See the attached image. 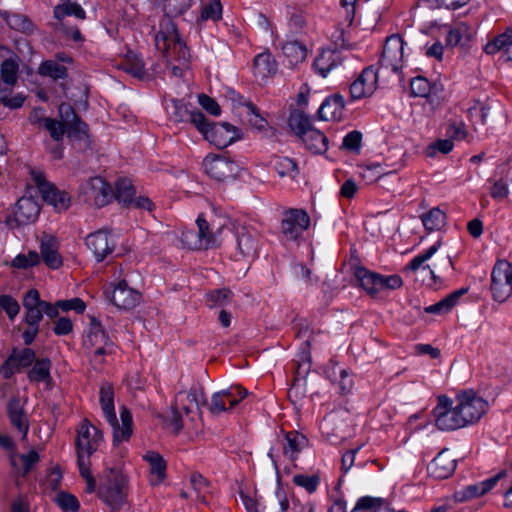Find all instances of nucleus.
Returning <instances> with one entry per match:
<instances>
[{
    "mask_svg": "<svg viewBox=\"0 0 512 512\" xmlns=\"http://www.w3.org/2000/svg\"><path fill=\"white\" fill-rule=\"evenodd\" d=\"M31 178L37 186L43 200L49 205H52L55 210L62 212L69 208L71 199L68 193L57 189L53 184L48 182L43 172L31 170Z\"/></svg>",
    "mask_w": 512,
    "mask_h": 512,
    "instance_id": "f8f14e48",
    "label": "nucleus"
},
{
    "mask_svg": "<svg viewBox=\"0 0 512 512\" xmlns=\"http://www.w3.org/2000/svg\"><path fill=\"white\" fill-rule=\"evenodd\" d=\"M362 134L359 131H351L344 138L342 147L349 150L358 152L361 147Z\"/></svg>",
    "mask_w": 512,
    "mask_h": 512,
    "instance_id": "e2e57ef3",
    "label": "nucleus"
},
{
    "mask_svg": "<svg viewBox=\"0 0 512 512\" xmlns=\"http://www.w3.org/2000/svg\"><path fill=\"white\" fill-rule=\"evenodd\" d=\"M40 250L42 259L48 267L57 269L62 265V258L58 253V244L55 238L48 235L43 236Z\"/></svg>",
    "mask_w": 512,
    "mask_h": 512,
    "instance_id": "473e14b6",
    "label": "nucleus"
},
{
    "mask_svg": "<svg viewBox=\"0 0 512 512\" xmlns=\"http://www.w3.org/2000/svg\"><path fill=\"white\" fill-rule=\"evenodd\" d=\"M404 41L399 35H392L386 39L380 58L382 68L398 72L403 66Z\"/></svg>",
    "mask_w": 512,
    "mask_h": 512,
    "instance_id": "aec40b11",
    "label": "nucleus"
},
{
    "mask_svg": "<svg viewBox=\"0 0 512 512\" xmlns=\"http://www.w3.org/2000/svg\"><path fill=\"white\" fill-rule=\"evenodd\" d=\"M192 124L216 147L223 149L239 138L237 129L229 123L210 124L204 114H194Z\"/></svg>",
    "mask_w": 512,
    "mask_h": 512,
    "instance_id": "423d86ee",
    "label": "nucleus"
},
{
    "mask_svg": "<svg viewBox=\"0 0 512 512\" xmlns=\"http://www.w3.org/2000/svg\"><path fill=\"white\" fill-rule=\"evenodd\" d=\"M8 415L10 418L11 424L17 428L19 433L22 434V437L25 438L28 429H29V423L27 416L24 412L23 406L19 399H11L8 403Z\"/></svg>",
    "mask_w": 512,
    "mask_h": 512,
    "instance_id": "72a5a7b5",
    "label": "nucleus"
},
{
    "mask_svg": "<svg viewBox=\"0 0 512 512\" xmlns=\"http://www.w3.org/2000/svg\"><path fill=\"white\" fill-rule=\"evenodd\" d=\"M39 74L52 78L53 80L64 79L67 76V69L65 66L49 60L43 62L38 69Z\"/></svg>",
    "mask_w": 512,
    "mask_h": 512,
    "instance_id": "de8ad7c7",
    "label": "nucleus"
},
{
    "mask_svg": "<svg viewBox=\"0 0 512 512\" xmlns=\"http://www.w3.org/2000/svg\"><path fill=\"white\" fill-rule=\"evenodd\" d=\"M144 460L149 464L150 483L152 485L161 484L166 477V461L155 451H148L144 455Z\"/></svg>",
    "mask_w": 512,
    "mask_h": 512,
    "instance_id": "7c9ffc66",
    "label": "nucleus"
},
{
    "mask_svg": "<svg viewBox=\"0 0 512 512\" xmlns=\"http://www.w3.org/2000/svg\"><path fill=\"white\" fill-rule=\"evenodd\" d=\"M85 201L97 207L107 205L113 198L110 185L101 177H92L81 185Z\"/></svg>",
    "mask_w": 512,
    "mask_h": 512,
    "instance_id": "dca6fc26",
    "label": "nucleus"
},
{
    "mask_svg": "<svg viewBox=\"0 0 512 512\" xmlns=\"http://www.w3.org/2000/svg\"><path fill=\"white\" fill-rule=\"evenodd\" d=\"M343 57L337 49H324L314 60L313 66L318 74L327 77L330 72L340 67Z\"/></svg>",
    "mask_w": 512,
    "mask_h": 512,
    "instance_id": "c85d7f7f",
    "label": "nucleus"
},
{
    "mask_svg": "<svg viewBox=\"0 0 512 512\" xmlns=\"http://www.w3.org/2000/svg\"><path fill=\"white\" fill-rule=\"evenodd\" d=\"M411 92L414 96L426 97L430 91L429 82L423 77H416L410 83Z\"/></svg>",
    "mask_w": 512,
    "mask_h": 512,
    "instance_id": "0e129e2a",
    "label": "nucleus"
},
{
    "mask_svg": "<svg viewBox=\"0 0 512 512\" xmlns=\"http://www.w3.org/2000/svg\"><path fill=\"white\" fill-rule=\"evenodd\" d=\"M40 213V205L32 197H21L15 204L12 216L7 219L11 227L28 225L35 222Z\"/></svg>",
    "mask_w": 512,
    "mask_h": 512,
    "instance_id": "6ab92c4d",
    "label": "nucleus"
},
{
    "mask_svg": "<svg viewBox=\"0 0 512 512\" xmlns=\"http://www.w3.org/2000/svg\"><path fill=\"white\" fill-rule=\"evenodd\" d=\"M468 288H460L453 291L439 302L427 306L424 311L428 314L444 315L452 310V308L458 303L459 299L466 294Z\"/></svg>",
    "mask_w": 512,
    "mask_h": 512,
    "instance_id": "c9c22d12",
    "label": "nucleus"
},
{
    "mask_svg": "<svg viewBox=\"0 0 512 512\" xmlns=\"http://www.w3.org/2000/svg\"><path fill=\"white\" fill-rule=\"evenodd\" d=\"M86 245L93 253L97 262L103 261L114 250V243L111 237L103 230L89 234L86 237Z\"/></svg>",
    "mask_w": 512,
    "mask_h": 512,
    "instance_id": "a878e982",
    "label": "nucleus"
},
{
    "mask_svg": "<svg viewBox=\"0 0 512 512\" xmlns=\"http://www.w3.org/2000/svg\"><path fill=\"white\" fill-rule=\"evenodd\" d=\"M455 398L466 427L479 422L489 409L488 401L473 390L462 391Z\"/></svg>",
    "mask_w": 512,
    "mask_h": 512,
    "instance_id": "9d476101",
    "label": "nucleus"
},
{
    "mask_svg": "<svg viewBox=\"0 0 512 512\" xmlns=\"http://www.w3.org/2000/svg\"><path fill=\"white\" fill-rule=\"evenodd\" d=\"M365 509L371 512H393L380 498L362 497L357 501L354 510Z\"/></svg>",
    "mask_w": 512,
    "mask_h": 512,
    "instance_id": "8fccbe9b",
    "label": "nucleus"
},
{
    "mask_svg": "<svg viewBox=\"0 0 512 512\" xmlns=\"http://www.w3.org/2000/svg\"><path fill=\"white\" fill-rule=\"evenodd\" d=\"M10 94L11 91L2 85L0 81V103L11 109L20 108L25 101V97L21 93H17L13 96Z\"/></svg>",
    "mask_w": 512,
    "mask_h": 512,
    "instance_id": "603ef678",
    "label": "nucleus"
},
{
    "mask_svg": "<svg viewBox=\"0 0 512 512\" xmlns=\"http://www.w3.org/2000/svg\"><path fill=\"white\" fill-rule=\"evenodd\" d=\"M378 74L372 67L363 69L361 74L350 86L353 99H361L371 96L377 88Z\"/></svg>",
    "mask_w": 512,
    "mask_h": 512,
    "instance_id": "5701e85b",
    "label": "nucleus"
},
{
    "mask_svg": "<svg viewBox=\"0 0 512 512\" xmlns=\"http://www.w3.org/2000/svg\"><path fill=\"white\" fill-rule=\"evenodd\" d=\"M100 404L106 420L113 428V443L128 441L132 435V415L126 407L120 408V423L114 408V392L111 385L104 383L100 388Z\"/></svg>",
    "mask_w": 512,
    "mask_h": 512,
    "instance_id": "20e7f679",
    "label": "nucleus"
},
{
    "mask_svg": "<svg viewBox=\"0 0 512 512\" xmlns=\"http://www.w3.org/2000/svg\"><path fill=\"white\" fill-rule=\"evenodd\" d=\"M301 140L306 148L314 154H322L328 149L327 137L315 127L308 130Z\"/></svg>",
    "mask_w": 512,
    "mask_h": 512,
    "instance_id": "e433bc0d",
    "label": "nucleus"
},
{
    "mask_svg": "<svg viewBox=\"0 0 512 512\" xmlns=\"http://www.w3.org/2000/svg\"><path fill=\"white\" fill-rule=\"evenodd\" d=\"M56 502L65 511L76 512L79 509L77 498L69 493L61 492L57 494Z\"/></svg>",
    "mask_w": 512,
    "mask_h": 512,
    "instance_id": "052dcab7",
    "label": "nucleus"
},
{
    "mask_svg": "<svg viewBox=\"0 0 512 512\" xmlns=\"http://www.w3.org/2000/svg\"><path fill=\"white\" fill-rule=\"evenodd\" d=\"M290 128L302 139L305 133L313 129L310 118L302 111H293L288 120Z\"/></svg>",
    "mask_w": 512,
    "mask_h": 512,
    "instance_id": "79ce46f5",
    "label": "nucleus"
},
{
    "mask_svg": "<svg viewBox=\"0 0 512 512\" xmlns=\"http://www.w3.org/2000/svg\"><path fill=\"white\" fill-rule=\"evenodd\" d=\"M39 255L35 251H30L27 255L19 254L12 262V265L19 269H26L39 263Z\"/></svg>",
    "mask_w": 512,
    "mask_h": 512,
    "instance_id": "13d9d810",
    "label": "nucleus"
},
{
    "mask_svg": "<svg viewBox=\"0 0 512 512\" xmlns=\"http://www.w3.org/2000/svg\"><path fill=\"white\" fill-rule=\"evenodd\" d=\"M233 297L231 290L227 288L214 290L207 294V303L209 307H223L228 305Z\"/></svg>",
    "mask_w": 512,
    "mask_h": 512,
    "instance_id": "3c124183",
    "label": "nucleus"
},
{
    "mask_svg": "<svg viewBox=\"0 0 512 512\" xmlns=\"http://www.w3.org/2000/svg\"><path fill=\"white\" fill-rule=\"evenodd\" d=\"M433 416L436 427L441 431H454L466 427L456 398L453 400L446 395H440L433 409Z\"/></svg>",
    "mask_w": 512,
    "mask_h": 512,
    "instance_id": "6e6552de",
    "label": "nucleus"
},
{
    "mask_svg": "<svg viewBox=\"0 0 512 512\" xmlns=\"http://www.w3.org/2000/svg\"><path fill=\"white\" fill-rule=\"evenodd\" d=\"M308 445V439L297 431H291L285 434L283 443V454L294 461L297 455Z\"/></svg>",
    "mask_w": 512,
    "mask_h": 512,
    "instance_id": "f704fd0d",
    "label": "nucleus"
},
{
    "mask_svg": "<svg viewBox=\"0 0 512 512\" xmlns=\"http://www.w3.org/2000/svg\"><path fill=\"white\" fill-rule=\"evenodd\" d=\"M509 40V35L507 31L503 34L497 36L493 41L486 44L484 50L487 54H495L500 50H504L506 52V43Z\"/></svg>",
    "mask_w": 512,
    "mask_h": 512,
    "instance_id": "69168bd1",
    "label": "nucleus"
},
{
    "mask_svg": "<svg viewBox=\"0 0 512 512\" xmlns=\"http://www.w3.org/2000/svg\"><path fill=\"white\" fill-rule=\"evenodd\" d=\"M59 120L51 117H39L35 110L30 117L34 125L44 128L52 141H63L64 135L73 142L89 145L87 125L81 121L79 116L70 104L62 103L59 106Z\"/></svg>",
    "mask_w": 512,
    "mask_h": 512,
    "instance_id": "f257e3e1",
    "label": "nucleus"
},
{
    "mask_svg": "<svg viewBox=\"0 0 512 512\" xmlns=\"http://www.w3.org/2000/svg\"><path fill=\"white\" fill-rule=\"evenodd\" d=\"M40 457L39 454L31 450L27 454L21 455L20 460L22 464V474L26 475L33 467L35 463L39 461Z\"/></svg>",
    "mask_w": 512,
    "mask_h": 512,
    "instance_id": "774afa93",
    "label": "nucleus"
},
{
    "mask_svg": "<svg viewBox=\"0 0 512 512\" xmlns=\"http://www.w3.org/2000/svg\"><path fill=\"white\" fill-rule=\"evenodd\" d=\"M106 295L113 305L123 310L133 309L141 300V294L129 287L125 280L119 281L110 292L106 291Z\"/></svg>",
    "mask_w": 512,
    "mask_h": 512,
    "instance_id": "412c9836",
    "label": "nucleus"
},
{
    "mask_svg": "<svg viewBox=\"0 0 512 512\" xmlns=\"http://www.w3.org/2000/svg\"><path fill=\"white\" fill-rule=\"evenodd\" d=\"M83 344L91 360L95 363H102V356L111 353L113 347L112 341L103 330L101 323L95 317H91Z\"/></svg>",
    "mask_w": 512,
    "mask_h": 512,
    "instance_id": "1a4fd4ad",
    "label": "nucleus"
},
{
    "mask_svg": "<svg viewBox=\"0 0 512 512\" xmlns=\"http://www.w3.org/2000/svg\"><path fill=\"white\" fill-rule=\"evenodd\" d=\"M344 109V99L341 95H333L324 100L318 109L321 120L330 121L340 119Z\"/></svg>",
    "mask_w": 512,
    "mask_h": 512,
    "instance_id": "2f4dec72",
    "label": "nucleus"
},
{
    "mask_svg": "<svg viewBox=\"0 0 512 512\" xmlns=\"http://www.w3.org/2000/svg\"><path fill=\"white\" fill-rule=\"evenodd\" d=\"M222 6L219 0H210L205 4L201 11V18L203 20L211 19L213 21L218 20L221 17Z\"/></svg>",
    "mask_w": 512,
    "mask_h": 512,
    "instance_id": "6e6d98bb",
    "label": "nucleus"
},
{
    "mask_svg": "<svg viewBox=\"0 0 512 512\" xmlns=\"http://www.w3.org/2000/svg\"><path fill=\"white\" fill-rule=\"evenodd\" d=\"M0 307L5 310L10 318H14L20 311L18 302L8 295L0 297Z\"/></svg>",
    "mask_w": 512,
    "mask_h": 512,
    "instance_id": "338daca9",
    "label": "nucleus"
},
{
    "mask_svg": "<svg viewBox=\"0 0 512 512\" xmlns=\"http://www.w3.org/2000/svg\"><path fill=\"white\" fill-rule=\"evenodd\" d=\"M196 225L197 231L189 230L182 233V241L188 248L208 250L221 244V228L212 230L202 215L197 217Z\"/></svg>",
    "mask_w": 512,
    "mask_h": 512,
    "instance_id": "0eeeda50",
    "label": "nucleus"
},
{
    "mask_svg": "<svg viewBox=\"0 0 512 512\" xmlns=\"http://www.w3.org/2000/svg\"><path fill=\"white\" fill-rule=\"evenodd\" d=\"M282 51L291 66L302 63L307 55V47L298 41H287L282 46Z\"/></svg>",
    "mask_w": 512,
    "mask_h": 512,
    "instance_id": "58836bf2",
    "label": "nucleus"
},
{
    "mask_svg": "<svg viewBox=\"0 0 512 512\" xmlns=\"http://www.w3.org/2000/svg\"><path fill=\"white\" fill-rule=\"evenodd\" d=\"M11 358L17 365V368H25L35 361V353L32 349L25 348L18 353L14 352Z\"/></svg>",
    "mask_w": 512,
    "mask_h": 512,
    "instance_id": "bf43d9fd",
    "label": "nucleus"
},
{
    "mask_svg": "<svg viewBox=\"0 0 512 512\" xmlns=\"http://www.w3.org/2000/svg\"><path fill=\"white\" fill-rule=\"evenodd\" d=\"M327 375L333 382L338 384L342 394H348L352 391L354 381L348 370L333 365L328 368Z\"/></svg>",
    "mask_w": 512,
    "mask_h": 512,
    "instance_id": "ea45409f",
    "label": "nucleus"
},
{
    "mask_svg": "<svg viewBox=\"0 0 512 512\" xmlns=\"http://www.w3.org/2000/svg\"><path fill=\"white\" fill-rule=\"evenodd\" d=\"M247 395V390L239 385L216 392L211 397L209 410L214 415L232 410Z\"/></svg>",
    "mask_w": 512,
    "mask_h": 512,
    "instance_id": "f3484780",
    "label": "nucleus"
},
{
    "mask_svg": "<svg viewBox=\"0 0 512 512\" xmlns=\"http://www.w3.org/2000/svg\"><path fill=\"white\" fill-rule=\"evenodd\" d=\"M205 172L217 181H227L237 176L240 166L225 156L208 155L203 160Z\"/></svg>",
    "mask_w": 512,
    "mask_h": 512,
    "instance_id": "4468645a",
    "label": "nucleus"
},
{
    "mask_svg": "<svg viewBox=\"0 0 512 512\" xmlns=\"http://www.w3.org/2000/svg\"><path fill=\"white\" fill-rule=\"evenodd\" d=\"M51 363L48 359H41L35 362L33 368L28 372V378L32 382H42L50 377Z\"/></svg>",
    "mask_w": 512,
    "mask_h": 512,
    "instance_id": "09e8293b",
    "label": "nucleus"
},
{
    "mask_svg": "<svg viewBox=\"0 0 512 512\" xmlns=\"http://www.w3.org/2000/svg\"><path fill=\"white\" fill-rule=\"evenodd\" d=\"M67 16H74L79 20H84L86 17L85 11L79 4L71 3L70 1L57 5L54 8V17L57 20L56 28L58 30L64 31L75 41L81 40V33L79 29L68 27L65 20Z\"/></svg>",
    "mask_w": 512,
    "mask_h": 512,
    "instance_id": "a211bd4d",
    "label": "nucleus"
},
{
    "mask_svg": "<svg viewBox=\"0 0 512 512\" xmlns=\"http://www.w3.org/2000/svg\"><path fill=\"white\" fill-rule=\"evenodd\" d=\"M456 459L447 448L441 450L428 466V473L435 479H446L456 469Z\"/></svg>",
    "mask_w": 512,
    "mask_h": 512,
    "instance_id": "393cba45",
    "label": "nucleus"
},
{
    "mask_svg": "<svg viewBox=\"0 0 512 512\" xmlns=\"http://www.w3.org/2000/svg\"><path fill=\"white\" fill-rule=\"evenodd\" d=\"M277 66L273 56L268 53H260L254 59L255 74L264 78L276 72Z\"/></svg>",
    "mask_w": 512,
    "mask_h": 512,
    "instance_id": "a19ab883",
    "label": "nucleus"
},
{
    "mask_svg": "<svg viewBox=\"0 0 512 512\" xmlns=\"http://www.w3.org/2000/svg\"><path fill=\"white\" fill-rule=\"evenodd\" d=\"M126 476L118 470L111 469L108 481L99 490L100 497L112 508H118L126 497Z\"/></svg>",
    "mask_w": 512,
    "mask_h": 512,
    "instance_id": "ddd939ff",
    "label": "nucleus"
},
{
    "mask_svg": "<svg viewBox=\"0 0 512 512\" xmlns=\"http://www.w3.org/2000/svg\"><path fill=\"white\" fill-rule=\"evenodd\" d=\"M102 442V432L85 419L77 430L76 451L79 472L86 481L85 490L89 493L94 492L96 488L95 479L90 472V457Z\"/></svg>",
    "mask_w": 512,
    "mask_h": 512,
    "instance_id": "f03ea898",
    "label": "nucleus"
},
{
    "mask_svg": "<svg viewBox=\"0 0 512 512\" xmlns=\"http://www.w3.org/2000/svg\"><path fill=\"white\" fill-rule=\"evenodd\" d=\"M259 241L256 234L245 227L236 232V256L237 260H253L257 257Z\"/></svg>",
    "mask_w": 512,
    "mask_h": 512,
    "instance_id": "4be33fe9",
    "label": "nucleus"
},
{
    "mask_svg": "<svg viewBox=\"0 0 512 512\" xmlns=\"http://www.w3.org/2000/svg\"><path fill=\"white\" fill-rule=\"evenodd\" d=\"M293 483L304 488L307 492L313 493L317 490L320 483L318 475L297 474L293 477Z\"/></svg>",
    "mask_w": 512,
    "mask_h": 512,
    "instance_id": "5fc2aeb1",
    "label": "nucleus"
},
{
    "mask_svg": "<svg viewBox=\"0 0 512 512\" xmlns=\"http://www.w3.org/2000/svg\"><path fill=\"white\" fill-rule=\"evenodd\" d=\"M402 285L403 280L397 274L387 276L379 274L377 295L381 292L399 289L402 287Z\"/></svg>",
    "mask_w": 512,
    "mask_h": 512,
    "instance_id": "864d4df0",
    "label": "nucleus"
},
{
    "mask_svg": "<svg viewBox=\"0 0 512 512\" xmlns=\"http://www.w3.org/2000/svg\"><path fill=\"white\" fill-rule=\"evenodd\" d=\"M194 114H203L200 111H189L182 102L173 100L169 107L170 118L174 122L190 121L192 123V116Z\"/></svg>",
    "mask_w": 512,
    "mask_h": 512,
    "instance_id": "49530a36",
    "label": "nucleus"
},
{
    "mask_svg": "<svg viewBox=\"0 0 512 512\" xmlns=\"http://www.w3.org/2000/svg\"><path fill=\"white\" fill-rule=\"evenodd\" d=\"M134 195L135 189L129 179L123 178L116 182L115 197L120 203L123 205H131Z\"/></svg>",
    "mask_w": 512,
    "mask_h": 512,
    "instance_id": "a18cd8bd",
    "label": "nucleus"
},
{
    "mask_svg": "<svg viewBox=\"0 0 512 512\" xmlns=\"http://www.w3.org/2000/svg\"><path fill=\"white\" fill-rule=\"evenodd\" d=\"M155 46L162 52L168 63L181 65L189 63L190 54L185 42L180 38L177 28L169 17H163L159 23V31L155 35Z\"/></svg>",
    "mask_w": 512,
    "mask_h": 512,
    "instance_id": "7ed1b4c3",
    "label": "nucleus"
},
{
    "mask_svg": "<svg viewBox=\"0 0 512 512\" xmlns=\"http://www.w3.org/2000/svg\"><path fill=\"white\" fill-rule=\"evenodd\" d=\"M274 170L280 177L295 179L298 175V167L294 160L288 157H274L272 160Z\"/></svg>",
    "mask_w": 512,
    "mask_h": 512,
    "instance_id": "c03bdc74",
    "label": "nucleus"
},
{
    "mask_svg": "<svg viewBox=\"0 0 512 512\" xmlns=\"http://www.w3.org/2000/svg\"><path fill=\"white\" fill-rule=\"evenodd\" d=\"M246 115L248 117V122L251 126L255 127L258 130H262L265 128L266 120L259 114L256 106L249 102L245 105Z\"/></svg>",
    "mask_w": 512,
    "mask_h": 512,
    "instance_id": "4d7b16f0",
    "label": "nucleus"
},
{
    "mask_svg": "<svg viewBox=\"0 0 512 512\" xmlns=\"http://www.w3.org/2000/svg\"><path fill=\"white\" fill-rule=\"evenodd\" d=\"M310 225L309 215L301 209H290L283 215L281 233L286 240L295 241Z\"/></svg>",
    "mask_w": 512,
    "mask_h": 512,
    "instance_id": "2eb2a0df",
    "label": "nucleus"
},
{
    "mask_svg": "<svg viewBox=\"0 0 512 512\" xmlns=\"http://www.w3.org/2000/svg\"><path fill=\"white\" fill-rule=\"evenodd\" d=\"M355 278L361 287L371 296H377V287L379 274L369 271L365 267H356L354 271Z\"/></svg>",
    "mask_w": 512,
    "mask_h": 512,
    "instance_id": "4c0bfd02",
    "label": "nucleus"
},
{
    "mask_svg": "<svg viewBox=\"0 0 512 512\" xmlns=\"http://www.w3.org/2000/svg\"><path fill=\"white\" fill-rule=\"evenodd\" d=\"M0 57H4L0 75L2 85L11 91L18 79L19 58L10 49L0 46Z\"/></svg>",
    "mask_w": 512,
    "mask_h": 512,
    "instance_id": "b1692460",
    "label": "nucleus"
},
{
    "mask_svg": "<svg viewBox=\"0 0 512 512\" xmlns=\"http://www.w3.org/2000/svg\"><path fill=\"white\" fill-rule=\"evenodd\" d=\"M506 475L505 470H501L495 476L486 479L480 483L469 485L462 490L458 491L455 496L458 501H466L476 497H480L489 492L497 482Z\"/></svg>",
    "mask_w": 512,
    "mask_h": 512,
    "instance_id": "cd10ccee",
    "label": "nucleus"
},
{
    "mask_svg": "<svg viewBox=\"0 0 512 512\" xmlns=\"http://www.w3.org/2000/svg\"><path fill=\"white\" fill-rule=\"evenodd\" d=\"M467 32H468V27L466 24H464V23L457 24L454 28L450 29L447 34V37H446L447 45H449L451 47L458 45L460 43V41L462 40L463 36L465 34H467Z\"/></svg>",
    "mask_w": 512,
    "mask_h": 512,
    "instance_id": "680f3d73",
    "label": "nucleus"
},
{
    "mask_svg": "<svg viewBox=\"0 0 512 512\" xmlns=\"http://www.w3.org/2000/svg\"><path fill=\"white\" fill-rule=\"evenodd\" d=\"M440 247L441 241L439 240L426 251L415 256L406 266L405 270L421 273L423 275H429L430 282L428 284H436L438 281L437 273L449 268H454L453 261L448 255L437 257L431 264L426 263L432 258V256L439 250Z\"/></svg>",
    "mask_w": 512,
    "mask_h": 512,
    "instance_id": "39448f33",
    "label": "nucleus"
},
{
    "mask_svg": "<svg viewBox=\"0 0 512 512\" xmlns=\"http://www.w3.org/2000/svg\"><path fill=\"white\" fill-rule=\"evenodd\" d=\"M421 220L426 230L436 231L445 225L446 215L441 209L434 207L427 213L422 214Z\"/></svg>",
    "mask_w": 512,
    "mask_h": 512,
    "instance_id": "37998d69",
    "label": "nucleus"
},
{
    "mask_svg": "<svg viewBox=\"0 0 512 512\" xmlns=\"http://www.w3.org/2000/svg\"><path fill=\"white\" fill-rule=\"evenodd\" d=\"M176 407H180L186 415L198 410L206 403L205 394L201 387H192L189 391H180L175 397Z\"/></svg>",
    "mask_w": 512,
    "mask_h": 512,
    "instance_id": "bb28decb",
    "label": "nucleus"
},
{
    "mask_svg": "<svg viewBox=\"0 0 512 512\" xmlns=\"http://www.w3.org/2000/svg\"><path fill=\"white\" fill-rule=\"evenodd\" d=\"M23 306L26 310L25 321L28 325L38 327L43 318V307L41 305L40 294L36 289H30L23 298Z\"/></svg>",
    "mask_w": 512,
    "mask_h": 512,
    "instance_id": "c756f323",
    "label": "nucleus"
},
{
    "mask_svg": "<svg viewBox=\"0 0 512 512\" xmlns=\"http://www.w3.org/2000/svg\"><path fill=\"white\" fill-rule=\"evenodd\" d=\"M490 290L493 299L499 303L512 297V263L498 260L491 271Z\"/></svg>",
    "mask_w": 512,
    "mask_h": 512,
    "instance_id": "9b49d317",
    "label": "nucleus"
}]
</instances>
